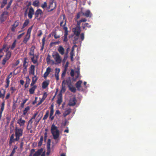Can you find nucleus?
<instances>
[{"label":"nucleus","instance_id":"obj_1","mask_svg":"<svg viewBox=\"0 0 156 156\" xmlns=\"http://www.w3.org/2000/svg\"><path fill=\"white\" fill-rule=\"evenodd\" d=\"M24 128L23 127H15V135L12 134L10 137L9 142V146H11L12 144L15 141H18L20 139V138L22 136L23 134Z\"/></svg>","mask_w":156,"mask_h":156},{"label":"nucleus","instance_id":"obj_2","mask_svg":"<svg viewBox=\"0 0 156 156\" xmlns=\"http://www.w3.org/2000/svg\"><path fill=\"white\" fill-rule=\"evenodd\" d=\"M51 132L54 140H57L59 138V131L57 127L54 124L52 125L51 126Z\"/></svg>","mask_w":156,"mask_h":156},{"label":"nucleus","instance_id":"obj_3","mask_svg":"<svg viewBox=\"0 0 156 156\" xmlns=\"http://www.w3.org/2000/svg\"><path fill=\"white\" fill-rule=\"evenodd\" d=\"M52 56L57 64L61 63L62 59L61 56L57 52H54L52 54Z\"/></svg>","mask_w":156,"mask_h":156},{"label":"nucleus","instance_id":"obj_4","mask_svg":"<svg viewBox=\"0 0 156 156\" xmlns=\"http://www.w3.org/2000/svg\"><path fill=\"white\" fill-rule=\"evenodd\" d=\"M72 31L74 34L76 36L78 37L80 35L81 32L80 27H76L74 28H73Z\"/></svg>","mask_w":156,"mask_h":156},{"label":"nucleus","instance_id":"obj_5","mask_svg":"<svg viewBox=\"0 0 156 156\" xmlns=\"http://www.w3.org/2000/svg\"><path fill=\"white\" fill-rule=\"evenodd\" d=\"M8 14V12L6 11L3 12L0 16V21L1 23L5 21L7 19V16Z\"/></svg>","mask_w":156,"mask_h":156},{"label":"nucleus","instance_id":"obj_6","mask_svg":"<svg viewBox=\"0 0 156 156\" xmlns=\"http://www.w3.org/2000/svg\"><path fill=\"white\" fill-rule=\"evenodd\" d=\"M62 17L63 20L60 23V26L63 28L64 27H67L66 26V25L67 19L64 14L62 15Z\"/></svg>","mask_w":156,"mask_h":156},{"label":"nucleus","instance_id":"obj_7","mask_svg":"<svg viewBox=\"0 0 156 156\" xmlns=\"http://www.w3.org/2000/svg\"><path fill=\"white\" fill-rule=\"evenodd\" d=\"M50 115L49 116V119L51 121H52L55 117L53 115L54 113L53 105L52 104L50 107Z\"/></svg>","mask_w":156,"mask_h":156},{"label":"nucleus","instance_id":"obj_8","mask_svg":"<svg viewBox=\"0 0 156 156\" xmlns=\"http://www.w3.org/2000/svg\"><path fill=\"white\" fill-rule=\"evenodd\" d=\"M34 14V11L33 8L31 6L29 9V12L28 13V16L30 19H31L33 15Z\"/></svg>","mask_w":156,"mask_h":156},{"label":"nucleus","instance_id":"obj_9","mask_svg":"<svg viewBox=\"0 0 156 156\" xmlns=\"http://www.w3.org/2000/svg\"><path fill=\"white\" fill-rule=\"evenodd\" d=\"M43 14V12L42 10L40 9H38L35 12L34 14V17L35 19H38V17L40 16H41Z\"/></svg>","mask_w":156,"mask_h":156},{"label":"nucleus","instance_id":"obj_10","mask_svg":"<svg viewBox=\"0 0 156 156\" xmlns=\"http://www.w3.org/2000/svg\"><path fill=\"white\" fill-rule=\"evenodd\" d=\"M26 121L23 119L22 118H20L17 121V123L18 124L20 127H23L24 129V125Z\"/></svg>","mask_w":156,"mask_h":156},{"label":"nucleus","instance_id":"obj_11","mask_svg":"<svg viewBox=\"0 0 156 156\" xmlns=\"http://www.w3.org/2000/svg\"><path fill=\"white\" fill-rule=\"evenodd\" d=\"M50 144L51 140L50 139H48L47 144V151L46 153V154L47 155H49L51 152Z\"/></svg>","mask_w":156,"mask_h":156},{"label":"nucleus","instance_id":"obj_12","mask_svg":"<svg viewBox=\"0 0 156 156\" xmlns=\"http://www.w3.org/2000/svg\"><path fill=\"white\" fill-rule=\"evenodd\" d=\"M19 24V22L18 20L16 21L12 25V27L11 28V31L13 32H14L16 28L18 26Z\"/></svg>","mask_w":156,"mask_h":156},{"label":"nucleus","instance_id":"obj_13","mask_svg":"<svg viewBox=\"0 0 156 156\" xmlns=\"http://www.w3.org/2000/svg\"><path fill=\"white\" fill-rule=\"evenodd\" d=\"M76 98L74 97L69 100V105L70 106H74L76 105Z\"/></svg>","mask_w":156,"mask_h":156},{"label":"nucleus","instance_id":"obj_14","mask_svg":"<svg viewBox=\"0 0 156 156\" xmlns=\"http://www.w3.org/2000/svg\"><path fill=\"white\" fill-rule=\"evenodd\" d=\"M35 66L33 65H31L30 68L29 73L30 75H34L35 74Z\"/></svg>","mask_w":156,"mask_h":156},{"label":"nucleus","instance_id":"obj_15","mask_svg":"<svg viewBox=\"0 0 156 156\" xmlns=\"http://www.w3.org/2000/svg\"><path fill=\"white\" fill-rule=\"evenodd\" d=\"M66 90V83H65V80H63L62 81V89L59 94H61V92H64Z\"/></svg>","mask_w":156,"mask_h":156},{"label":"nucleus","instance_id":"obj_16","mask_svg":"<svg viewBox=\"0 0 156 156\" xmlns=\"http://www.w3.org/2000/svg\"><path fill=\"white\" fill-rule=\"evenodd\" d=\"M60 71V69L59 68H56L55 69V76L56 77L57 80H58L59 79V73Z\"/></svg>","mask_w":156,"mask_h":156},{"label":"nucleus","instance_id":"obj_17","mask_svg":"<svg viewBox=\"0 0 156 156\" xmlns=\"http://www.w3.org/2000/svg\"><path fill=\"white\" fill-rule=\"evenodd\" d=\"M83 15L87 17H90L92 15V13L89 10H87L85 12L83 13Z\"/></svg>","mask_w":156,"mask_h":156},{"label":"nucleus","instance_id":"obj_18","mask_svg":"<svg viewBox=\"0 0 156 156\" xmlns=\"http://www.w3.org/2000/svg\"><path fill=\"white\" fill-rule=\"evenodd\" d=\"M32 119H30L28 122V124L27 127V130H29L31 129L33 127L32 124L33 121L32 120Z\"/></svg>","mask_w":156,"mask_h":156},{"label":"nucleus","instance_id":"obj_19","mask_svg":"<svg viewBox=\"0 0 156 156\" xmlns=\"http://www.w3.org/2000/svg\"><path fill=\"white\" fill-rule=\"evenodd\" d=\"M55 3L56 2H54V0H50L48 9H50L51 8L54 7L53 6H54Z\"/></svg>","mask_w":156,"mask_h":156},{"label":"nucleus","instance_id":"obj_20","mask_svg":"<svg viewBox=\"0 0 156 156\" xmlns=\"http://www.w3.org/2000/svg\"><path fill=\"white\" fill-rule=\"evenodd\" d=\"M43 151V149L41 148L38 149L35 153L34 154L33 156H40V154L42 153Z\"/></svg>","mask_w":156,"mask_h":156},{"label":"nucleus","instance_id":"obj_21","mask_svg":"<svg viewBox=\"0 0 156 156\" xmlns=\"http://www.w3.org/2000/svg\"><path fill=\"white\" fill-rule=\"evenodd\" d=\"M59 52L61 55H63L64 54L65 50L62 46H60L58 49Z\"/></svg>","mask_w":156,"mask_h":156},{"label":"nucleus","instance_id":"obj_22","mask_svg":"<svg viewBox=\"0 0 156 156\" xmlns=\"http://www.w3.org/2000/svg\"><path fill=\"white\" fill-rule=\"evenodd\" d=\"M62 102V94H59L57 103L59 105Z\"/></svg>","mask_w":156,"mask_h":156},{"label":"nucleus","instance_id":"obj_23","mask_svg":"<svg viewBox=\"0 0 156 156\" xmlns=\"http://www.w3.org/2000/svg\"><path fill=\"white\" fill-rule=\"evenodd\" d=\"M82 27L83 29L86 30L87 29V27L90 28L91 27V25H90L88 23H82Z\"/></svg>","mask_w":156,"mask_h":156},{"label":"nucleus","instance_id":"obj_24","mask_svg":"<svg viewBox=\"0 0 156 156\" xmlns=\"http://www.w3.org/2000/svg\"><path fill=\"white\" fill-rule=\"evenodd\" d=\"M35 47L34 46H32L30 49L29 55L30 56H34V51Z\"/></svg>","mask_w":156,"mask_h":156},{"label":"nucleus","instance_id":"obj_25","mask_svg":"<svg viewBox=\"0 0 156 156\" xmlns=\"http://www.w3.org/2000/svg\"><path fill=\"white\" fill-rule=\"evenodd\" d=\"M49 84V82L48 81H44L42 83V88L43 89L46 88Z\"/></svg>","mask_w":156,"mask_h":156},{"label":"nucleus","instance_id":"obj_26","mask_svg":"<svg viewBox=\"0 0 156 156\" xmlns=\"http://www.w3.org/2000/svg\"><path fill=\"white\" fill-rule=\"evenodd\" d=\"M8 49L6 51V53L5 55V59H6L7 60H8L9 58H10L11 56V53L9 51H8Z\"/></svg>","mask_w":156,"mask_h":156},{"label":"nucleus","instance_id":"obj_27","mask_svg":"<svg viewBox=\"0 0 156 156\" xmlns=\"http://www.w3.org/2000/svg\"><path fill=\"white\" fill-rule=\"evenodd\" d=\"M37 88V86L34 85L30 89L29 92L30 94H33L34 93L35 89Z\"/></svg>","mask_w":156,"mask_h":156},{"label":"nucleus","instance_id":"obj_28","mask_svg":"<svg viewBox=\"0 0 156 156\" xmlns=\"http://www.w3.org/2000/svg\"><path fill=\"white\" fill-rule=\"evenodd\" d=\"M33 27V26H32L31 27L29 28L28 29L27 34L26 35V36H28L29 37H30L31 32L32 29Z\"/></svg>","mask_w":156,"mask_h":156},{"label":"nucleus","instance_id":"obj_29","mask_svg":"<svg viewBox=\"0 0 156 156\" xmlns=\"http://www.w3.org/2000/svg\"><path fill=\"white\" fill-rule=\"evenodd\" d=\"M82 83V82L81 80H79L76 83V86L78 90H79L81 87V85Z\"/></svg>","mask_w":156,"mask_h":156},{"label":"nucleus","instance_id":"obj_30","mask_svg":"<svg viewBox=\"0 0 156 156\" xmlns=\"http://www.w3.org/2000/svg\"><path fill=\"white\" fill-rule=\"evenodd\" d=\"M29 20L28 19H27L25 20L24 22L23 23V26L22 28V29H23L26 27L29 23Z\"/></svg>","mask_w":156,"mask_h":156},{"label":"nucleus","instance_id":"obj_31","mask_svg":"<svg viewBox=\"0 0 156 156\" xmlns=\"http://www.w3.org/2000/svg\"><path fill=\"white\" fill-rule=\"evenodd\" d=\"M65 83L66 84L68 87H69V86H71V82L70 78L69 77L66 80H65Z\"/></svg>","mask_w":156,"mask_h":156},{"label":"nucleus","instance_id":"obj_32","mask_svg":"<svg viewBox=\"0 0 156 156\" xmlns=\"http://www.w3.org/2000/svg\"><path fill=\"white\" fill-rule=\"evenodd\" d=\"M50 112L48 110L46 111V112L44 116V117L43 118V120H45L47 119L48 118V117L49 113Z\"/></svg>","mask_w":156,"mask_h":156},{"label":"nucleus","instance_id":"obj_33","mask_svg":"<svg viewBox=\"0 0 156 156\" xmlns=\"http://www.w3.org/2000/svg\"><path fill=\"white\" fill-rule=\"evenodd\" d=\"M71 112V109H68L66 110L63 113V116L64 117L69 115Z\"/></svg>","mask_w":156,"mask_h":156},{"label":"nucleus","instance_id":"obj_34","mask_svg":"<svg viewBox=\"0 0 156 156\" xmlns=\"http://www.w3.org/2000/svg\"><path fill=\"white\" fill-rule=\"evenodd\" d=\"M39 2L38 0H35L33 2L32 5L35 7H37L39 6Z\"/></svg>","mask_w":156,"mask_h":156},{"label":"nucleus","instance_id":"obj_35","mask_svg":"<svg viewBox=\"0 0 156 156\" xmlns=\"http://www.w3.org/2000/svg\"><path fill=\"white\" fill-rule=\"evenodd\" d=\"M30 109V107L29 106L25 108L23 111V115H25L28 111Z\"/></svg>","mask_w":156,"mask_h":156},{"label":"nucleus","instance_id":"obj_36","mask_svg":"<svg viewBox=\"0 0 156 156\" xmlns=\"http://www.w3.org/2000/svg\"><path fill=\"white\" fill-rule=\"evenodd\" d=\"M44 137L43 136H41L40 140L38 143V146H41L42 143V142L43 140Z\"/></svg>","mask_w":156,"mask_h":156},{"label":"nucleus","instance_id":"obj_37","mask_svg":"<svg viewBox=\"0 0 156 156\" xmlns=\"http://www.w3.org/2000/svg\"><path fill=\"white\" fill-rule=\"evenodd\" d=\"M63 29L65 31V34L64 36L67 37L68 35V28L67 27H64Z\"/></svg>","mask_w":156,"mask_h":156},{"label":"nucleus","instance_id":"obj_38","mask_svg":"<svg viewBox=\"0 0 156 156\" xmlns=\"http://www.w3.org/2000/svg\"><path fill=\"white\" fill-rule=\"evenodd\" d=\"M69 90L72 92L75 93L76 92V88L73 87H71V86H69V87H68Z\"/></svg>","mask_w":156,"mask_h":156},{"label":"nucleus","instance_id":"obj_39","mask_svg":"<svg viewBox=\"0 0 156 156\" xmlns=\"http://www.w3.org/2000/svg\"><path fill=\"white\" fill-rule=\"evenodd\" d=\"M30 37H29L28 36H26V35L25 36V37L24 38V40L23 41V42L25 43V44H26L27 42L28 41V40L29 39Z\"/></svg>","mask_w":156,"mask_h":156},{"label":"nucleus","instance_id":"obj_40","mask_svg":"<svg viewBox=\"0 0 156 156\" xmlns=\"http://www.w3.org/2000/svg\"><path fill=\"white\" fill-rule=\"evenodd\" d=\"M27 58H25L24 59V60L23 62V66L24 67H27L28 66V63L27 62Z\"/></svg>","mask_w":156,"mask_h":156},{"label":"nucleus","instance_id":"obj_41","mask_svg":"<svg viewBox=\"0 0 156 156\" xmlns=\"http://www.w3.org/2000/svg\"><path fill=\"white\" fill-rule=\"evenodd\" d=\"M7 3V0H3V1L2 3L1 6V8H3L5 5Z\"/></svg>","mask_w":156,"mask_h":156},{"label":"nucleus","instance_id":"obj_42","mask_svg":"<svg viewBox=\"0 0 156 156\" xmlns=\"http://www.w3.org/2000/svg\"><path fill=\"white\" fill-rule=\"evenodd\" d=\"M47 94L46 92H45L44 93L42 98L41 100V102H42L44 101L45 99V98H47Z\"/></svg>","mask_w":156,"mask_h":156},{"label":"nucleus","instance_id":"obj_43","mask_svg":"<svg viewBox=\"0 0 156 156\" xmlns=\"http://www.w3.org/2000/svg\"><path fill=\"white\" fill-rule=\"evenodd\" d=\"M37 79H38V78H36L35 79H34V78H32V81L30 84V86H33L34 85V84L35 83L37 82Z\"/></svg>","mask_w":156,"mask_h":156},{"label":"nucleus","instance_id":"obj_44","mask_svg":"<svg viewBox=\"0 0 156 156\" xmlns=\"http://www.w3.org/2000/svg\"><path fill=\"white\" fill-rule=\"evenodd\" d=\"M16 40H15L14 41L13 43L12 44V46H11V49L12 50H13L14 48L16 45Z\"/></svg>","mask_w":156,"mask_h":156},{"label":"nucleus","instance_id":"obj_45","mask_svg":"<svg viewBox=\"0 0 156 156\" xmlns=\"http://www.w3.org/2000/svg\"><path fill=\"white\" fill-rule=\"evenodd\" d=\"M30 79L29 78V76H27L26 77V83L28 85L30 83Z\"/></svg>","mask_w":156,"mask_h":156},{"label":"nucleus","instance_id":"obj_46","mask_svg":"<svg viewBox=\"0 0 156 156\" xmlns=\"http://www.w3.org/2000/svg\"><path fill=\"white\" fill-rule=\"evenodd\" d=\"M6 85L5 86V87L6 88H8L9 86L10 83V80L8 79H6Z\"/></svg>","mask_w":156,"mask_h":156},{"label":"nucleus","instance_id":"obj_47","mask_svg":"<svg viewBox=\"0 0 156 156\" xmlns=\"http://www.w3.org/2000/svg\"><path fill=\"white\" fill-rule=\"evenodd\" d=\"M12 2V0H11L8 3L7 6L6 7V9L8 10L10 7Z\"/></svg>","mask_w":156,"mask_h":156},{"label":"nucleus","instance_id":"obj_48","mask_svg":"<svg viewBox=\"0 0 156 156\" xmlns=\"http://www.w3.org/2000/svg\"><path fill=\"white\" fill-rule=\"evenodd\" d=\"M41 6L43 9H44L45 8L47 7V5L46 2H44V3L41 5Z\"/></svg>","mask_w":156,"mask_h":156},{"label":"nucleus","instance_id":"obj_49","mask_svg":"<svg viewBox=\"0 0 156 156\" xmlns=\"http://www.w3.org/2000/svg\"><path fill=\"white\" fill-rule=\"evenodd\" d=\"M31 61H32V62L34 64H36L37 62V60L34 59V56H33V57L31 58Z\"/></svg>","mask_w":156,"mask_h":156},{"label":"nucleus","instance_id":"obj_50","mask_svg":"<svg viewBox=\"0 0 156 156\" xmlns=\"http://www.w3.org/2000/svg\"><path fill=\"white\" fill-rule=\"evenodd\" d=\"M53 7H53V8H51V9H50V10H48V12H51V11H52L54 9H55V8H56V3H55L54 6Z\"/></svg>","mask_w":156,"mask_h":156},{"label":"nucleus","instance_id":"obj_51","mask_svg":"<svg viewBox=\"0 0 156 156\" xmlns=\"http://www.w3.org/2000/svg\"><path fill=\"white\" fill-rule=\"evenodd\" d=\"M80 75V73H77V75L76 76V78H72V80L73 81H76V79L79 77Z\"/></svg>","mask_w":156,"mask_h":156},{"label":"nucleus","instance_id":"obj_52","mask_svg":"<svg viewBox=\"0 0 156 156\" xmlns=\"http://www.w3.org/2000/svg\"><path fill=\"white\" fill-rule=\"evenodd\" d=\"M70 57H73V55L74 54V48L73 47L72 48V50L70 52Z\"/></svg>","mask_w":156,"mask_h":156},{"label":"nucleus","instance_id":"obj_53","mask_svg":"<svg viewBox=\"0 0 156 156\" xmlns=\"http://www.w3.org/2000/svg\"><path fill=\"white\" fill-rule=\"evenodd\" d=\"M59 43L58 41H55L54 42H51L50 43V45L51 46H52L53 45Z\"/></svg>","mask_w":156,"mask_h":156},{"label":"nucleus","instance_id":"obj_54","mask_svg":"<svg viewBox=\"0 0 156 156\" xmlns=\"http://www.w3.org/2000/svg\"><path fill=\"white\" fill-rule=\"evenodd\" d=\"M51 72V68L49 67H48L46 69V71L45 72L46 73H47L49 74Z\"/></svg>","mask_w":156,"mask_h":156},{"label":"nucleus","instance_id":"obj_55","mask_svg":"<svg viewBox=\"0 0 156 156\" xmlns=\"http://www.w3.org/2000/svg\"><path fill=\"white\" fill-rule=\"evenodd\" d=\"M70 74L71 76L72 77L74 76V70L73 69H72L71 70L70 73Z\"/></svg>","mask_w":156,"mask_h":156},{"label":"nucleus","instance_id":"obj_56","mask_svg":"<svg viewBox=\"0 0 156 156\" xmlns=\"http://www.w3.org/2000/svg\"><path fill=\"white\" fill-rule=\"evenodd\" d=\"M7 60H7L6 59H5V58H4L2 61V65H4L5 64L6 61Z\"/></svg>","mask_w":156,"mask_h":156},{"label":"nucleus","instance_id":"obj_57","mask_svg":"<svg viewBox=\"0 0 156 156\" xmlns=\"http://www.w3.org/2000/svg\"><path fill=\"white\" fill-rule=\"evenodd\" d=\"M80 38L82 41L84 39V33H82L80 35Z\"/></svg>","mask_w":156,"mask_h":156},{"label":"nucleus","instance_id":"obj_58","mask_svg":"<svg viewBox=\"0 0 156 156\" xmlns=\"http://www.w3.org/2000/svg\"><path fill=\"white\" fill-rule=\"evenodd\" d=\"M5 91H4L3 93L2 94L1 93V91H0V96H1V97H2V98H4L5 94Z\"/></svg>","mask_w":156,"mask_h":156},{"label":"nucleus","instance_id":"obj_59","mask_svg":"<svg viewBox=\"0 0 156 156\" xmlns=\"http://www.w3.org/2000/svg\"><path fill=\"white\" fill-rule=\"evenodd\" d=\"M54 38L55 39H58L60 37V36L57 35V34H56V33L55 32H54Z\"/></svg>","mask_w":156,"mask_h":156},{"label":"nucleus","instance_id":"obj_60","mask_svg":"<svg viewBox=\"0 0 156 156\" xmlns=\"http://www.w3.org/2000/svg\"><path fill=\"white\" fill-rule=\"evenodd\" d=\"M25 32H23V33H22L21 34H20L19 35L17 36V39H20V38H21V37H22V36L25 34Z\"/></svg>","mask_w":156,"mask_h":156},{"label":"nucleus","instance_id":"obj_61","mask_svg":"<svg viewBox=\"0 0 156 156\" xmlns=\"http://www.w3.org/2000/svg\"><path fill=\"white\" fill-rule=\"evenodd\" d=\"M27 67H24L23 69V73L24 74H25L27 72Z\"/></svg>","mask_w":156,"mask_h":156},{"label":"nucleus","instance_id":"obj_62","mask_svg":"<svg viewBox=\"0 0 156 156\" xmlns=\"http://www.w3.org/2000/svg\"><path fill=\"white\" fill-rule=\"evenodd\" d=\"M51 56L49 55H48L46 58V60L47 62L50 61Z\"/></svg>","mask_w":156,"mask_h":156},{"label":"nucleus","instance_id":"obj_63","mask_svg":"<svg viewBox=\"0 0 156 156\" xmlns=\"http://www.w3.org/2000/svg\"><path fill=\"white\" fill-rule=\"evenodd\" d=\"M61 114L60 111L58 110H56L55 111V115H60Z\"/></svg>","mask_w":156,"mask_h":156},{"label":"nucleus","instance_id":"obj_64","mask_svg":"<svg viewBox=\"0 0 156 156\" xmlns=\"http://www.w3.org/2000/svg\"><path fill=\"white\" fill-rule=\"evenodd\" d=\"M17 149V147L16 146H15L14 148L12 149L11 153L14 154L16 152V149Z\"/></svg>","mask_w":156,"mask_h":156}]
</instances>
